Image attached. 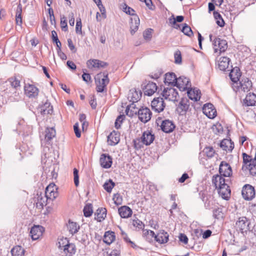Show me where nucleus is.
<instances>
[{
    "label": "nucleus",
    "instance_id": "obj_1",
    "mask_svg": "<svg viewBox=\"0 0 256 256\" xmlns=\"http://www.w3.org/2000/svg\"><path fill=\"white\" fill-rule=\"evenodd\" d=\"M226 182H228V180L218 174L212 176V183L218 189L219 195L223 199L228 200L230 198L231 190Z\"/></svg>",
    "mask_w": 256,
    "mask_h": 256
},
{
    "label": "nucleus",
    "instance_id": "obj_2",
    "mask_svg": "<svg viewBox=\"0 0 256 256\" xmlns=\"http://www.w3.org/2000/svg\"><path fill=\"white\" fill-rule=\"evenodd\" d=\"M95 80L96 85V91L98 92H104L110 82L108 78V73L107 72L100 73L96 75Z\"/></svg>",
    "mask_w": 256,
    "mask_h": 256
},
{
    "label": "nucleus",
    "instance_id": "obj_3",
    "mask_svg": "<svg viewBox=\"0 0 256 256\" xmlns=\"http://www.w3.org/2000/svg\"><path fill=\"white\" fill-rule=\"evenodd\" d=\"M209 36L210 40L212 42L215 52H222L226 51L228 48L227 42L226 40L220 39L218 38H215L212 40V34H210Z\"/></svg>",
    "mask_w": 256,
    "mask_h": 256
},
{
    "label": "nucleus",
    "instance_id": "obj_4",
    "mask_svg": "<svg viewBox=\"0 0 256 256\" xmlns=\"http://www.w3.org/2000/svg\"><path fill=\"white\" fill-rule=\"evenodd\" d=\"M163 98L159 96L158 97L154 98L152 101L151 106L153 110L159 113L164 110L166 107V104Z\"/></svg>",
    "mask_w": 256,
    "mask_h": 256
},
{
    "label": "nucleus",
    "instance_id": "obj_5",
    "mask_svg": "<svg viewBox=\"0 0 256 256\" xmlns=\"http://www.w3.org/2000/svg\"><path fill=\"white\" fill-rule=\"evenodd\" d=\"M250 220L246 216L240 218L236 224V228H238L242 232L250 230L252 227L250 226Z\"/></svg>",
    "mask_w": 256,
    "mask_h": 256
},
{
    "label": "nucleus",
    "instance_id": "obj_6",
    "mask_svg": "<svg viewBox=\"0 0 256 256\" xmlns=\"http://www.w3.org/2000/svg\"><path fill=\"white\" fill-rule=\"evenodd\" d=\"M161 94L165 99L171 101H177L178 96L177 90L172 88H164Z\"/></svg>",
    "mask_w": 256,
    "mask_h": 256
},
{
    "label": "nucleus",
    "instance_id": "obj_7",
    "mask_svg": "<svg viewBox=\"0 0 256 256\" xmlns=\"http://www.w3.org/2000/svg\"><path fill=\"white\" fill-rule=\"evenodd\" d=\"M242 194L244 200H252L255 196L254 188L250 184H246L242 188Z\"/></svg>",
    "mask_w": 256,
    "mask_h": 256
},
{
    "label": "nucleus",
    "instance_id": "obj_8",
    "mask_svg": "<svg viewBox=\"0 0 256 256\" xmlns=\"http://www.w3.org/2000/svg\"><path fill=\"white\" fill-rule=\"evenodd\" d=\"M181 91H185L191 86L190 82L188 78L181 76L176 79V86Z\"/></svg>",
    "mask_w": 256,
    "mask_h": 256
},
{
    "label": "nucleus",
    "instance_id": "obj_9",
    "mask_svg": "<svg viewBox=\"0 0 256 256\" xmlns=\"http://www.w3.org/2000/svg\"><path fill=\"white\" fill-rule=\"evenodd\" d=\"M139 120L144 123L148 122L151 118L152 113L148 108H142L138 111Z\"/></svg>",
    "mask_w": 256,
    "mask_h": 256
},
{
    "label": "nucleus",
    "instance_id": "obj_10",
    "mask_svg": "<svg viewBox=\"0 0 256 256\" xmlns=\"http://www.w3.org/2000/svg\"><path fill=\"white\" fill-rule=\"evenodd\" d=\"M219 173L222 177H230L232 175V169L229 164L222 161L219 166Z\"/></svg>",
    "mask_w": 256,
    "mask_h": 256
},
{
    "label": "nucleus",
    "instance_id": "obj_11",
    "mask_svg": "<svg viewBox=\"0 0 256 256\" xmlns=\"http://www.w3.org/2000/svg\"><path fill=\"white\" fill-rule=\"evenodd\" d=\"M203 113L209 118L212 119L216 116V110L212 104H206L202 107Z\"/></svg>",
    "mask_w": 256,
    "mask_h": 256
},
{
    "label": "nucleus",
    "instance_id": "obj_12",
    "mask_svg": "<svg viewBox=\"0 0 256 256\" xmlns=\"http://www.w3.org/2000/svg\"><path fill=\"white\" fill-rule=\"evenodd\" d=\"M24 92L27 96L30 98H36L39 92V90L35 86L28 84L24 86Z\"/></svg>",
    "mask_w": 256,
    "mask_h": 256
},
{
    "label": "nucleus",
    "instance_id": "obj_13",
    "mask_svg": "<svg viewBox=\"0 0 256 256\" xmlns=\"http://www.w3.org/2000/svg\"><path fill=\"white\" fill-rule=\"evenodd\" d=\"M142 86L144 94L148 96L152 95L157 90L156 84L151 82H148L146 84H142Z\"/></svg>",
    "mask_w": 256,
    "mask_h": 256
},
{
    "label": "nucleus",
    "instance_id": "obj_14",
    "mask_svg": "<svg viewBox=\"0 0 256 256\" xmlns=\"http://www.w3.org/2000/svg\"><path fill=\"white\" fill-rule=\"evenodd\" d=\"M44 228L41 226H34L31 228L30 234L33 240H36L42 236Z\"/></svg>",
    "mask_w": 256,
    "mask_h": 256
},
{
    "label": "nucleus",
    "instance_id": "obj_15",
    "mask_svg": "<svg viewBox=\"0 0 256 256\" xmlns=\"http://www.w3.org/2000/svg\"><path fill=\"white\" fill-rule=\"evenodd\" d=\"M100 162L101 166L104 168H108L111 167L112 163V158L108 154H102L100 156Z\"/></svg>",
    "mask_w": 256,
    "mask_h": 256
},
{
    "label": "nucleus",
    "instance_id": "obj_16",
    "mask_svg": "<svg viewBox=\"0 0 256 256\" xmlns=\"http://www.w3.org/2000/svg\"><path fill=\"white\" fill-rule=\"evenodd\" d=\"M189 106V100L187 98H182L176 108V111L180 115L183 116L186 114Z\"/></svg>",
    "mask_w": 256,
    "mask_h": 256
},
{
    "label": "nucleus",
    "instance_id": "obj_17",
    "mask_svg": "<svg viewBox=\"0 0 256 256\" xmlns=\"http://www.w3.org/2000/svg\"><path fill=\"white\" fill-rule=\"evenodd\" d=\"M142 95L141 90H137L136 89H132L130 90L128 94V99L132 102H138Z\"/></svg>",
    "mask_w": 256,
    "mask_h": 256
},
{
    "label": "nucleus",
    "instance_id": "obj_18",
    "mask_svg": "<svg viewBox=\"0 0 256 256\" xmlns=\"http://www.w3.org/2000/svg\"><path fill=\"white\" fill-rule=\"evenodd\" d=\"M141 138L142 139L143 143L146 146H149L154 142L155 136L152 134L151 131L146 130L143 132Z\"/></svg>",
    "mask_w": 256,
    "mask_h": 256
},
{
    "label": "nucleus",
    "instance_id": "obj_19",
    "mask_svg": "<svg viewBox=\"0 0 256 256\" xmlns=\"http://www.w3.org/2000/svg\"><path fill=\"white\" fill-rule=\"evenodd\" d=\"M169 235L168 233L164 230H160L158 233L156 234L155 240L159 244H162L166 243L168 240Z\"/></svg>",
    "mask_w": 256,
    "mask_h": 256
},
{
    "label": "nucleus",
    "instance_id": "obj_20",
    "mask_svg": "<svg viewBox=\"0 0 256 256\" xmlns=\"http://www.w3.org/2000/svg\"><path fill=\"white\" fill-rule=\"evenodd\" d=\"M120 134L115 130L112 131L108 136V142L109 145L115 146L120 142Z\"/></svg>",
    "mask_w": 256,
    "mask_h": 256
},
{
    "label": "nucleus",
    "instance_id": "obj_21",
    "mask_svg": "<svg viewBox=\"0 0 256 256\" xmlns=\"http://www.w3.org/2000/svg\"><path fill=\"white\" fill-rule=\"evenodd\" d=\"M160 127L164 132L170 133L173 131L175 128V126L172 121L166 120L162 122Z\"/></svg>",
    "mask_w": 256,
    "mask_h": 256
},
{
    "label": "nucleus",
    "instance_id": "obj_22",
    "mask_svg": "<svg viewBox=\"0 0 256 256\" xmlns=\"http://www.w3.org/2000/svg\"><path fill=\"white\" fill-rule=\"evenodd\" d=\"M243 105L246 106H256V94L253 92L248 94L243 100Z\"/></svg>",
    "mask_w": 256,
    "mask_h": 256
},
{
    "label": "nucleus",
    "instance_id": "obj_23",
    "mask_svg": "<svg viewBox=\"0 0 256 256\" xmlns=\"http://www.w3.org/2000/svg\"><path fill=\"white\" fill-rule=\"evenodd\" d=\"M176 76L174 72H168L165 74L164 84L168 86H175L176 82Z\"/></svg>",
    "mask_w": 256,
    "mask_h": 256
},
{
    "label": "nucleus",
    "instance_id": "obj_24",
    "mask_svg": "<svg viewBox=\"0 0 256 256\" xmlns=\"http://www.w3.org/2000/svg\"><path fill=\"white\" fill-rule=\"evenodd\" d=\"M118 214L122 218H128L132 216V209L126 206H122L118 209Z\"/></svg>",
    "mask_w": 256,
    "mask_h": 256
},
{
    "label": "nucleus",
    "instance_id": "obj_25",
    "mask_svg": "<svg viewBox=\"0 0 256 256\" xmlns=\"http://www.w3.org/2000/svg\"><path fill=\"white\" fill-rule=\"evenodd\" d=\"M242 170L244 171L249 170L250 174L252 176L256 175V158H252V160L248 166H242Z\"/></svg>",
    "mask_w": 256,
    "mask_h": 256
},
{
    "label": "nucleus",
    "instance_id": "obj_26",
    "mask_svg": "<svg viewBox=\"0 0 256 256\" xmlns=\"http://www.w3.org/2000/svg\"><path fill=\"white\" fill-rule=\"evenodd\" d=\"M41 114H52L53 112V108L50 103L48 100L44 104L39 107Z\"/></svg>",
    "mask_w": 256,
    "mask_h": 256
},
{
    "label": "nucleus",
    "instance_id": "obj_27",
    "mask_svg": "<svg viewBox=\"0 0 256 256\" xmlns=\"http://www.w3.org/2000/svg\"><path fill=\"white\" fill-rule=\"evenodd\" d=\"M76 246L73 243L68 242L64 246V251L67 256H73L76 252Z\"/></svg>",
    "mask_w": 256,
    "mask_h": 256
},
{
    "label": "nucleus",
    "instance_id": "obj_28",
    "mask_svg": "<svg viewBox=\"0 0 256 256\" xmlns=\"http://www.w3.org/2000/svg\"><path fill=\"white\" fill-rule=\"evenodd\" d=\"M37 196L36 207L43 208L44 206L47 204V202L49 198L46 196L45 194H43L42 192L40 194H38Z\"/></svg>",
    "mask_w": 256,
    "mask_h": 256
},
{
    "label": "nucleus",
    "instance_id": "obj_29",
    "mask_svg": "<svg viewBox=\"0 0 256 256\" xmlns=\"http://www.w3.org/2000/svg\"><path fill=\"white\" fill-rule=\"evenodd\" d=\"M231 80L234 82H236L240 80L241 76V72L240 69L236 66L231 70L229 74Z\"/></svg>",
    "mask_w": 256,
    "mask_h": 256
},
{
    "label": "nucleus",
    "instance_id": "obj_30",
    "mask_svg": "<svg viewBox=\"0 0 256 256\" xmlns=\"http://www.w3.org/2000/svg\"><path fill=\"white\" fill-rule=\"evenodd\" d=\"M241 89L244 92H248L252 88V84L251 80L249 78H244L240 82Z\"/></svg>",
    "mask_w": 256,
    "mask_h": 256
},
{
    "label": "nucleus",
    "instance_id": "obj_31",
    "mask_svg": "<svg viewBox=\"0 0 256 256\" xmlns=\"http://www.w3.org/2000/svg\"><path fill=\"white\" fill-rule=\"evenodd\" d=\"M140 26V19L138 16H134L131 18L130 22V33L133 35L138 30Z\"/></svg>",
    "mask_w": 256,
    "mask_h": 256
},
{
    "label": "nucleus",
    "instance_id": "obj_32",
    "mask_svg": "<svg viewBox=\"0 0 256 256\" xmlns=\"http://www.w3.org/2000/svg\"><path fill=\"white\" fill-rule=\"evenodd\" d=\"M95 220L100 222L104 220L106 216V208H98L94 213Z\"/></svg>",
    "mask_w": 256,
    "mask_h": 256
},
{
    "label": "nucleus",
    "instance_id": "obj_33",
    "mask_svg": "<svg viewBox=\"0 0 256 256\" xmlns=\"http://www.w3.org/2000/svg\"><path fill=\"white\" fill-rule=\"evenodd\" d=\"M230 60L226 57L224 56L220 58L218 64V68L220 70L224 71L228 68L229 62Z\"/></svg>",
    "mask_w": 256,
    "mask_h": 256
},
{
    "label": "nucleus",
    "instance_id": "obj_34",
    "mask_svg": "<svg viewBox=\"0 0 256 256\" xmlns=\"http://www.w3.org/2000/svg\"><path fill=\"white\" fill-rule=\"evenodd\" d=\"M115 239V233L112 231H107L105 232L103 241L104 243L110 245Z\"/></svg>",
    "mask_w": 256,
    "mask_h": 256
},
{
    "label": "nucleus",
    "instance_id": "obj_35",
    "mask_svg": "<svg viewBox=\"0 0 256 256\" xmlns=\"http://www.w3.org/2000/svg\"><path fill=\"white\" fill-rule=\"evenodd\" d=\"M202 201L204 202V207L206 209L211 210L213 208V206L214 204V200L212 196H209L206 197V200L204 199V196L202 195Z\"/></svg>",
    "mask_w": 256,
    "mask_h": 256
},
{
    "label": "nucleus",
    "instance_id": "obj_36",
    "mask_svg": "<svg viewBox=\"0 0 256 256\" xmlns=\"http://www.w3.org/2000/svg\"><path fill=\"white\" fill-rule=\"evenodd\" d=\"M22 6L20 3L17 6L16 14V24L20 26H21L22 24Z\"/></svg>",
    "mask_w": 256,
    "mask_h": 256
},
{
    "label": "nucleus",
    "instance_id": "obj_37",
    "mask_svg": "<svg viewBox=\"0 0 256 256\" xmlns=\"http://www.w3.org/2000/svg\"><path fill=\"white\" fill-rule=\"evenodd\" d=\"M67 226L70 232L72 235L76 234L80 229V226L76 222H72L70 220H68Z\"/></svg>",
    "mask_w": 256,
    "mask_h": 256
},
{
    "label": "nucleus",
    "instance_id": "obj_38",
    "mask_svg": "<svg viewBox=\"0 0 256 256\" xmlns=\"http://www.w3.org/2000/svg\"><path fill=\"white\" fill-rule=\"evenodd\" d=\"M138 111V110H136V106L134 102H132L131 104L127 106L126 110V115L130 117H132L134 114H136Z\"/></svg>",
    "mask_w": 256,
    "mask_h": 256
},
{
    "label": "nucleus",
    "instance_id": "obj_39",
    "mask_svg": "<svg viewBox=\"0 0 256 256\" xmlns=\"http://www.w3.org/2000/svg\"><path fill=\"white\" fill-rule=\"evenodd\" d=\"M11 253L12 256H24V250L21 246H16L12 249Z\"/></svg>",
    "mask_w": 256,
    "mask_h": 256
},
{
    "label": "nucleus",
    "instance_id": "obj_40",
    "mask_svg": "<svg viewBox=\"0 0 256 256\" xmlns=\"http://www.w3.org/2000/svg\"><path fill=\"white\" fill-rule=\"evenodd\" d=\"M45 140L47 142H49L56 135V131L54 128H48L46 130Z\"/></svg>",
    "mask_w": 256,
    "mask_h": 256
},
{
    "label": "nucleus",
    "instance_id": "obj_41",
    "mask_svg": "<svg viewBox=\"0 0 256 256\" xmlns=\"http://www.w3.org/2000/svg\"><path fill=\"white\" fill-rule=\"evenodd\" d=\"M84 215L85 217L90 216L93 213V207L92 204H87L83 209Z\"/></svg>",
    "mask_w": 256,
    "mask_h": 256
},
{
    "label": "nucleus",
    "instance_id": "obj_42",
    "mask_svg": "<svg viewBox=\"0 0 256 256\" xmlns=\"http://www.w3.org/2000/svg\"><path fill=\"white\" fill-rule=\"evenodd\" d=\"M214 18L216 20V24L220 26V27H224L225 24V22L221 16V14L218 12L214 11Z\"/></svg>",
    "mask_w": 256,
    "mask_h": 256
},
{
    "label": "nucleus",
    "instance_id": "obj_43",
    "mask_svg": "<svg viewBox=\"0 0 256 256\" xmlns=\"http://www.w3.org/2000/svg\"><path fill=\"white\" fill-rule=\"evenodd\" d=\"M114 186L115 183L111 179H110L104 184L103 187L108 192H110Z\"/></svg>",
    "mask_w": 256,
    "mask_h": 256
},
{
    "label": "nucleus",
    "instance_id": "obj_44",
    "mask_svg": "<svg viewBox=\"0 0 256 256\" xmlns=\"http://www.w3.org/2000/svg\"><path fill=\"white\" fill-rule=\"evenodd\" d=\"M182 32L186 36L191 37L193 36V32L190 26L186 24H183V26L182 29Z\"/></svg>",
    "mask_w": 256,
    "mask_h": 256
},
{
    "label": "nucleus",
    "instance_id": "obj_45",
    "mask_svg": "<svg viewBox=\"0 0 256 256\" xmlns=\"http://www.w3.org/2000/svg\"><path fill=\"white\" fill-rule=\"evenodd\" d=\"M187 94L189 98L192 100H194L196 102L200 98V96H198V92L197 90L196 94L194 90L192 91V90H188Z\"/></svg>",
    "mask_w": 256,
    "mask_h": 256
},
{
    "label": "nucleus",
    "instance_id": "obj_46",
    "mask_svg": "<svg viewBox=\"0 0 256 256\" xmlns=\"http://www.w3.org/2000/svg\"><path fill=\"white\" fill-rule=\"evenodd\" d=\"M204 152L206 154L208 158H212L214 157L216 152L212 146H206L204 150Z\"/></svg>",
    "mask_w": 256,
    "mask_h": 256
},
{
    "label": "nucleus",
    "instance_id": "obj_47",
    "mask_svg": "<svg viewBox=\"0 0 256 256\" xmlns=\"http://www.w3.org/2000/svg\"><path fill=\"white\" fill-rule=\"evenodd\" d=\"M184 20V17L182 16H176V18L174 17V15H172L169 18V22L172 24H176V22H181Z\"/></svg>",
    "mask_w": 256,
    "mask_h": 256
},
{
    "label": "nucleus",
    "instance_id": "obj_48",
    "mask_svg": "<svg viewBox=\"0 0 256 256\" xmlns=\"http://www.w3.org/2000/svg\"><path fill=\"white\" fill-rule=\"evenodd\" d=\"M132 224L134 227L138 230H142L144 227V224L137 218L132 220Z\"/></svg>",
    "mask_w": 256,
    "mask_h": 256
},
{
    "label": "nucleus",
    "instance_id": "obj_49",
    "mask_svg": "<svg viewBox=\"0 0 256 256\" xmlns=\"http://www.w3.org/2000/svg\"><path fill=\"white\" fill-rule=\"evenodd\" d=\"M134 148L136 150H140L143 148L144 144L142 138H136L133 140Z\"/></svg>",
    "mask_w": 256,
    "mask_h": 256
},
{
    "label": "nucleus",
    "instance_id": "obj_50",
    "mask_svg": "<svg viewBox=\"0 0 256 256\" xmlns=\"http://www.w3.org/2000/svg\"><path fill=\"white\" fill-rule=\"evenodd\" d=\"M8 80L10 83L11 86L16 90L20 87V81L16 78H10Z\"/></svg>",
    "mask_w": 256,
    "mask_h": 256
},
{
    "label": "nucleus",
    "instance_id": "obj_51",
    "mask_svg": "<svg viewBox=\"0 0 256 256\" xmlns=\"http://www.w3.org/2000/svg\"><path fill=\"white\" fill-rule=\"evenodd\" d=\"M112 200L114 201V203L116 206L120 205L122 204V196L118 193L114 194L112 198Z\"/></svg>",
    "mask_w": 256,
    "mask_h": 256
},
{
    "label": "nucleus",
    "instance_id": "obj_52",
    "mask_svg": "<svg viewBox=\"0 0 256 256\" xmlns=\"http://www.w3.org/2000/svg\"><path fill=\"white\" fill-rule=\"evenodd\" d=\"M213 216L216 219H219L220 218H222L223 213L222 211V208H218L213 210Z\"/></svg>",
    "mask_w": 256,
    "mask_h": 256
},
{
    "label": "nucleus",
    "instance_id": "obj_53",
    "mask_svg": "<svg viewBox=\"0 0 256 256\" xmlns=\"http://www.w3.org/2000/svg\"><path fill=\"white\" fill-rule=\"evenodd\" d=\"M98 62H99V60H96V59H94V60H88V62H87V66H88L89 68H98Z\"/></svg>",
    "mask_w": 256,
    "mask_h": 256
},
{
    "label": "nucleus",
    "instance_id": "obj_54",
    "mask_svg": "<svg viewBox=\"0 0 256 256\" xmlns=\"http://www.w3.org/2000/svg\"><path fill=\"white\" fill-rule=\"evenodd\" d=\"M124 118L125 116L124 114H120L118 116L114 123L115 128L116 129L118 130L120 128V124L122 123Z\"/></svg>",
    "mask_w": 256,
    "mask_h": 256
},
{
    "label": "nucleus",
    "instance_id": "obj_55",
    "mask_svg": "<svg viewBox=\"0 0 256 256\" xmlns=\"http://www.w3.org/2000/svg\"><path fill=\"white\" fill-rule=\"evenodd\" d=\"M243 158V165L244 166H248V164L250 163L252 160V156L248 155L246 153L243 152L242 154Z\"/></svg>",
    "mask_w": 256,
    "mask_h": 256
},
{
    "label": "nucleus",
    "instance_id": "obj_56",
    "mask_svg": "<svg viewBox=\"0 0 256 256\" xmlns=\"http://www.w3.org/2000/svg\"><path fill=\"white\" fill-rule=\"evenodd\" d=\"M55 190H58L56 186L54 183H51L46 188L44 194H48Z\"/></svg>",
    "mask_w": 256,
    "mask_h": 256
},
{
    "label": "nucleus",
    "instance_id": "obj_57",
    "mask_svg": "<svg viewBox=\"0 0 256 256\" xmlns=\"http://www.w3.org/2000/svg\"><path fill=\"white\" fill-rule=\"evenodd\" d=\"M60 27L62 30L64 32L68 30L67 20L64 16L60 18Z\"/></svg>",
    "mask_w": 256,
    "mask_h": 256
},
{
    "label": "nucleus",
    "instance_id": "obj_58",
    "mask_svg": "<svg viewBox=\"0 0 256 256\" xmlns=\"http://www.w3.org/2000/svg\"><path fill=\"white\" fill-rule=\"evenodd\" d=\"M153 30L152 28H148L144 30L143 33V36L146 40H150L152 38V33Z\"/></svg>",
    "mask_w": 256,
    "mask_h": 256
},
{
    "label": "nucleus",
    "instance_id": "obj_59",
    "mask_svg": "<svg viewBox=\"0 0 256 256\" xmlns=\"http://www.w3.org/2000/svg\"><path fill=\"white\" fill-rule=\"evenodd\" d=\"M123 11L126 14L132 16L133 17H134V16H137L134 13L135 12L133 8L128 6L126 4H124V7L123 8Z\"/></svg>",
    "mask_w": 256,
    "mask_h": 256
},
{
    "label": "nucleus",
    "instance_id": "obj_60",
    "mask_svg": "<svg viewBox=\"0 0 256 256\" xmlns=\"http://www.w3.org/2000/svg\"><path fill=\"white\" fill-rule=\"evenodd\" d=\"M212 128L216 134H222L223 132V128L222 124L219 123L214 125L212 127Z\"/></svg>",
    "mask_w": 256,
    "mask_h": 256
},
{
    "label": "nucleus",
    "instance_id": "obj_61",
    "mask_svg": "<svg viewBox=\"0 0 256 256\" xmlns=\"http://www.w3.org/2000/svg\"><path fill=\"white\" fill-rule=\"evenodd\" d=\"M74 183L76 186H78L79 185V176H78V170L74 168Z\"/></svg>",
    "mask_w": 256,
    "mask_h": 256
},
{
    "label": "nucleus",
    "instance_id": "obj_62",
    "mask_svg": "<svg viewBox=\"0 0 256 256\" xmlns=\"http://www.w3.org/2000/svg\"><path fill=\"white\" fill-rule=\"evenodd\" d=\"M58 196V190H55L52 192H50V194H46V196H48V198L50 200H54L56 199Z\"/></svg>",
    "mask_w": 256,
    "mask_h": 256
},
{
    "label": "nucleus",
    "instance_id": "obj_63",
    "mask_svg": "<svg viewBox=\"0 0 256 256\" xmlns=\"http://www.w3.org/2000/svg\"><path fill=\"white\" fill-rule=\"evenodd\" d=\"M89 103L92 109H96L97 106V104L96 102V99L95 98V96L94 95H92L90 97V102Z\"/></svg>",
    "mask_w": 256,
    "mask_h": 256
},
{
    "label": "nucleus",
    "instance_id": "obj_64",
    "mask_svg": "<svg viewBox=\"0 0 256 256\" xmlns=\"http://www.w3.org/2000/svg\"><path fill=\"white\" fill-rule=\"evenodd\" d=\"M68 242H70L67 238H62L58 241L57 244L58 245V247L60 249H62V248H64V246L68 244Z\"/></svg>",
    "mask_w": 256,
    "mask_h": 256
}]
</instances>
